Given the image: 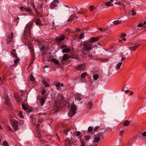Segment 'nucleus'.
I'll return each instance as SVG.
<instances>
[{
	"label": "nucleus",
	"instance_id": "obj_47",
	"mask_svg": "<svg viewBox=\"0 0 146 146\" xmlns=\"http://www.w3.org/2000/svg\"><path fill=\"white\" fill-rule=\"evenodd\" d=\"M80 131H78L76 133V136L77 137H78L80 135Z\"/></svg>",
	"mask_w": 146,
	"mask_h": 146
},
{
	"label": "nucleus",
	"instance_id": "obj_33",
	"mask_svg": "<svg viewBox=\"0 0 146 146\" xmlns=\"http://www.w3.org/2000/svg\"><path fill=\"white\" fill-rule=\"evenodd\" d=\"M19 60V59L18 58H17L14 60V63L15 64H17Z\"/></svg>",
	"mask_w": 146,
	"mask_h": 146
},
{
	"label": "nucleus",
	"instance_id": "obj_20",
	"mask_svg": "<svg viewBox=\"0 0 146 146\" xmlns=\"http://www.w3.org/2000/svg\"><path fill=\"white\" fill-rule=\"evenodd\" d=\"M70 49L69 48H66L62 50V52L63 53H67L70 52Z\"/></svg>",
	"mask_w": 146,
	"mask_h": 146
},
{
	"label": "nucleus",
	"instance_id": "obj_52",
	"mask_svg": "<svg viewBox=\"0 0 146 146\" xmlns=\"http://www.w3.org/2000/svg\"><path fill=\"white\" fill-rule=\"evenodd\" d=\"M45 49V47L44 46H42V47H41L40 48V49L42 51L43 50Z\"/></svg>",
	"mask_w": 146,
	"mask_h": 146
},
{
	"label": "nucleus",
	"instance_id": "obj_23",
	"mask_svg": "<svg viewBox=\"0 0 146 146\" xmlns=\"http://www.w3.org/2000/svg\"><path fill=\"white\" fill-rule=\"evenodd\" d=\"M12 127L15 131H17L18 129V126L17 124L15 125H14L12 126Z\"/></svg>",
	"mask_w": 146,
	"mask_h": 146
},
{
	"label": "nucleus",
	"instance_id": "obj_28",
	"mask_svg": "<svg viewBox=\"0 0 146 146\" xmlns=\"http://www.w3.org/2000/svg\"><path fill=\"white\" fill-rule=\"evenodd\" d=\"M30 78V80L32 81H34L35 80V79L32 74L31 75Z\"/></svg>",
	"mask_w": 146,
	"mask_h": 146
},
{
	"label": "nucleus",
	"instance_id": "obj_27",
	"mask_svg": "<svg viewBox=\"0 0 146 146\" xmlns=\"http://www.w3.org/2000/svg\"><path fill=\"white\" fill-rule=\"evenodd\" d=\"M22 108L23 109L25 110H27L28 108L26 105H25L23 104H22Z\"/></svg>",
	"mask_w": 146,
	"mask_h": 146
},
{
	"label": "nucleus",
	"instance_id": "obj_26",
	"mask_svg": "<svg viewBox=\"0 0 146 146\" xmlns=\"http://www.w3.org/2000/svg\"><path fill=\"white\" fill-rule=\"evenodd\" d=\"M122 64V62H120L116 66V68L117 70L119 69L121 67V66Z\"/></svg>",
	"mask_w": 146,
	"mask_h": 146
},
{
	"label": "nucleus",
	"instance_id": "obj_59",
	"mask_svg": "<svg viewBox=\"0 0 146 146\" xmlns=\"http://www.w3.org/2000/svg\"><path fill=\"white\" fill-rule=\"evenodd\" d=\"M80 30V29L79 28H77L76 29V31L78 32H79Z\"/></svg>",
	"mask_w": 146,
	"mask_h": 146
},
{
	"label": "nucleus",
	"instance_id": "obj_44",
	"mask_svg": "<svg viewBox=\"0 0 146 146\" xmlns=\"http://www.w3.org/2000/svg\"><path fill=\"white\" fill-rule=\"evenodd\" d=\"M54 109H55L56 110H58L59 109V107L57 106H55L54 107Z\"/></svg>",
	"mask_w": 146,
	"mask_h": 146
},
{
	"label": "nucleus",
	"instance_id": "obj_56",
	"mask_svg": "<svg viewBox=\"0 0 146 146\" xmlns=\"http://www.w3.org/2000/svg\"><path fill=\"white\" fill-rule=\"evenodd\" d=\"M46 91V90H43L42 91V92L41 93V94L42 95L44 94Z\"/></svg>",
	"mask_w": 146,
	"mask_h": 146
},
{
	"label": "nucleus",
	"instance_id": "obj_16",
	"mask_svg": "<svg viewBox=\"0 0 146 146\" xmlns=\"http://www.w3.org/2000/svg\"><path fill=\"white\" fill-rule=\"evenodd\" d=\"M46 98H45L44 97H42L41 98L40 100V102L41 105L42 106H43L45 102Z\"/></svg>",
	"mask_w": 146,
	"mask_h": 146
},
{
	"label": "nucleus",
	"instance_id": "obj_13",
	"mask_svg": "<svg viewBox=\"0 0 146 146\" xmlns=\"http://www.w3.org/2000/svg\"><path fill=\"white\" fill-rule=\"evenodd\" d=\"M11 53L13 57H17V54L16 53V51L15 49H13L11 52Z\"/></svg>",
	"mask_w": 146,
	"mask_h": 146
},
{
	"label": "nucleus",
	"instance_id": "obj_62",
	"mask_svg": "<svg viewBox=\"0 0 146 146\" xmlns=\"http://www.w3.org/2000/svg\"><path fill=\"white\" fill-rule=\"evenodd\" d=\"M72 20L71 19H70V18H69L67 20V22H69L70 21H71Z\"/></svg>",
	"mask_w": 146,
	"mask_h": 146
},
{
	"label": "nucleus",
	"instance_id": "obj_45",
	"mask_svg": "<svg viewBox=\"0 0 146 146\" xmlns=\"http://www.w3.org/2000/svg\"><path fill=\"white\" fill-rule=\"evenodd\" d=\"M143 26V25L142 23H139L137 25L138 27H142Z\"/></svg>",
	"mask_w": 146,
	"mask_h": 146
},
{
	"label": "nucleus",
	"instance_id": "obj_29",
	"mask_svg": "<svg viewBox=\"0 0 146 146\" xmlns=\"http://www.w3.org/2000/svg\"><path fill=\"white\" fill-rule=\"evenodd\" d=\"M76 17V15L75 13H74L72 15H71L69 17L70 19L72 20L74 18Z\"/></svg>",
	"mask_w": 146,
	"mask_h": 146
},
{
	"label": "nucleus",
	"instance_id": "obj_43",
	"mask_svg": "<svg viewBox=\"0 0 146 146\" xmlns=\"http://www.w3.org/2000/svg\"><path fill=\"white\" fill-rule=\"evenodd\" d=\"M19 123L21 125H22L24 124V122L22 120H20L19 121Z\"/></svg>",
	"mask_w": 146,
	"mask_h": 146
},
{
	"label": "nucleus",
	"instance_id": "obj_36",
	"mask_svg": "<svg viewBox=\"0 0 146 146\" xmlns=\"http://www.w3.org/2000/svg\"><path fill=\"white\" fill-rule=\"evenodd\" d=\"M123 132L124 131L123 130H120L119 133V135L120 136H122L123 135Z\"/></svg>",
	"mask_w": 146,
	"mask_h": 146
},
{
	"label": "nucleus",
	"instance_id": "obj_41",
	"mask_svg": "<svg viewBox=\"0 0 146 146\" xmlns=\"http://www.w3.org/2000/svg\"><path fill=\"white\" fill-rule=\"evenodd\" d=\"M85 143L84 141H82L81 143L80 146H85Z\"/></svg>",
	"mask_w": 146,
	"mask_h": 146
},
{
	"label": "nucleus",
	"instance_id": "obj_64",
	"mask_svg": "<svg viewBox=\"0 0 146 146\" xmlns=\"http://www.w3.org/2000/svg\"><path fill=\"white\" fill-rule=\"evenodd\" d=\"M83 13V12H81L80 11H78L77 12V13L79 14H82Z\"/></svg>",
	"mask_w": 146,
	"mask_h": 146
},
{
	"label": "nucleus",
	"instance_id": "obj_61",
	"mask_svg": "<svg viewBox=\"0 0 146 146\" xmlns=\"http://www.w3.org/2000/svg\"><path fill=\"white\" fill-rule=\"evenodd\" d=\"M130 92V91L129 90H126L125 91V92L126 93V94H127L128 93H129V92Z\"/></svg>",
	"mask_w": 146,
	"mask_h": 146
},
{
	"label": "nucleus",
	"instance_id": "obj_57",
	"mask_svg": "<svg viewBox=\"0 0 146 146\" xmlns=\"http://www.w3.org/2000/svg\"><path fill=\"white\" fill-rule=\"evenodd\" d=\"M122 56V58H121V61H123V60H124L126 58V57H123V56Z\"/></svg>",
	"mask_w": 146,
	"mask_h": 146
},
{
	"label": "nucleus",
	"instance_id": "obj_18",
	"mask_svg": "<svg viewBox=\"0 0 146 146\" xmlns=\"http://www.w3.org/2000/svg\"><path fill=\"white\" fill-rule=\"evenodd\" d=\"M93 106L92 102H89L87 104V107L89 109H91Z\"/></svg>",
	"mask_w": 146,
	"mask_h": 146
},
{
	"label": "nucleus",
	"instance_id": "obj_39",
	"mask_svg": "<svg viewBox=\"0 0 146 146\" xmlns=\"http://www.w3.org/2000/svg\"><path fill=\"white\" fill-rule=\"evenodd\" d=\"M90 138V137L89 135H88L85 137V139L86 141H88Z\"/></svg>",
	"mask_w": 146,
	"mask_h": 146
},
{
	"label": "nucleus",
	"instance_id": "obj_58",
	"mask_svg": "<svg viewBox=\"0 0 146 146\" xmlns=\"http://www.w3.org/2000/svg\"><path fill=\"white\" fill-rule=\"evenodd\" d=\"M121 37H125L126 36V35L124 33H122L121 35Z\"/></svg>",
	"mask_w": 146,
	"mask_h": 146
},
{
	"label": "nucleus",
	"instance_id": "obj_30",
	"mask_svg": "<svg viewBox=\"0 0 146 146\" xmlns=\"http://www.w3.org/2000/svg\"><path fill=\"white\" fill-rule=\"evenodd\" d=\"M87 75V73L86 72H84L81 74V78H84Z\"/></svg>",
	"mask_w": 146,
	"mask_h": 146
},
{
	"label": "nucleus",
	"instance_id": "obj_15",
	"mask_svg": "<svg viewBox=\"0 0 146 146\" xmlns=\"http://www.w3.org/2000/svg\"><path fill=\"white\" fill-rule=\"evenodd\" d=\"M35 23L37 25H42L41 21L39 19H37L36 20Z\"/></svg>",
	"mask_w": 146,
	"mask_h": 146
},
{
	"label": "nucleus",
	"instance_id": "obj_21",
	"mask_svg": "<svg viewBox=\"0 0 146 146\" xmlns=\"http://www.w3.org/2000/svg\"><path fill=\"white\" fill-rule=\"evenodd\" d=\"M130 123L129 121L127 120H125L124 122L123 125L125 126H127Z\"/></svg>",
	"mask_w": 146,
	"mask_h": 146
},
{
	"label": "nucleus",
	"instance_id": "obj_42",
	"mask_svg": "<svg viewBox=\"0 0 146 146\" xmlns=\"http://www.w3.org/2000/svg\"><path fill=\"white\" fill-rule=\"evenodd\" d=\"M52 24L53 25L52 26L54 27H55L58 26V24H57L56 25H55V23L54 22H52Z\"/></svg>",
	"mask_w": 146,
	"mask_h": 146
},
{
	"label": "nucleus",
	"instance_id": "obj_55",
	"mask_svg": "<svg viewBox=\"0 0 146 146\" xmlns=\"http://www.w3.org/2000/svg\"><path fill=\"white\" fill-rule=\"evenodd\" d=\"M99 128L98 126H96V127L94 128V130L95 131H96Z\"/></svg>",
	"mask_w": 146,
	"mask_h": 146
},
{
	"label": "nucleus",
	"instance_id": "obj_38",
	"mask_svg": "<svg viewBox=\"0 0 146 146\" xmlns=\"http://www.w3.org/2000/svg\"><path fill=\"white\" fill-rule=\"evenodd\" d=\"M3 145L4 146H9V145L7 142L5 141L3 142Z\"/></svg>",
	"mask_w": 146,
	"mask_h": 146
},
{
	"label": "nucleus",
	"instance_id": "obj_6",
	"mask_svg": "<svg viewBox=\"0 0 146 146\" xmlns=\"http://www.w3.org/2000/svg\"><path fill=\"white\" fill-rule=\"evenodd\" d=\"M101 38V36H98L95 37H92L90 39L89 42L90 43L92 42H95Z\"/></svg>",
	"mask_w": 146,
	"mask_h": 146
},
{
	"label": "nucleus",
	"instance_id": "obj_3",
	"mask_svg": "<svg viewBox=\"0 0 146 146\" xmlns=\"http://www.w3.org/2000/svg\"><path fill=\"white\" fill-rule=\"evenodd\" d=\"M86 65L85 64H82L75 67V69L77 71H83L85 68Z\"/></svg>",
	"mask_w": 146,
	"mask_h": 146
},
{
	"label": "nucleus",
	"instance_id": "obj_22",
	"mask_svg": "<svg viewBox=\"0 0 146 146\" xmlns=\"http://www.w3.org/2000/svg\"><path fill=\"white\" fill-rule=\"evenodd\" d=\"M69 58L67 55L66 54H64V55L62 57V60L65 61L67 60Z\"/></svg>",
	"mask_w": 146,
	"mask_h": 146
},
{
	"label": "nucleus",
	"instance_id": "obj_19",
	"mask_svg": "<svg viewBox=\"0 0 146 146\" xmlns=\"http://www.w3.org/2000/svg\"><path fill=\"white\" fill-rule=\"evenodd\" d=\"M11 124L12 125V126L15 125L17 124V122L16 121L15 119H12L10 121Z\"/></svg>",
	"mask_w": 146,
	"mask_h": 146
},
{
	"label": "nucleus",
	"instance_id": "obj_4",
	"mask_svg": "<svg viewBox=\"0 0 146 146\" xmlns=\"http://www.w3.org/2000/svg\"><path fill=\"white\" fill-rule=\"evenodd\" d=\"M66 38V37L65 35H61L60 36L56 37V41L58 43L61 42L63 41Z\"/></svg>",
	"mask_w": 146,
	"mask_h": 146
},
{
	"label": "nucleus",
	"instance_id": "obj_1",
	"mask_svg": "<svg viewBox=\"0 0 146 146\" xmlns=\"http://www.w3.org/2000/svg\"><path fill=\"white\" fill-rule=\"evenodd\" d=\"M92 44L90 43L89 41H85L82 43L81 46L82 47L83 51L89 52L92 48Z\"/></svg>",
	"mask_w": 146,
	"mask_h": 146
},
{
	"label": "nucleus",
	"instance_id": "obj_12",
	"mask_svg": "<svg viewBox=\"0 0 146 146\" xmlns=\"http://www.w3.org/2000/svg\"><path fill=\"white\" fill-rule=\"evenodd\" d=\"M114 0H110L109 2H107L106 3L105 5L107 7L110 6H113V5L112 3L113 2Z\"/></svg>",
	"mask_w": 146,
	"mask_h": 146
},
{
	"label": "nucleus",
	"instance_id": "obj_32",
	"mask_svg": "<svg viewBox=\"0 0 146 146\" xmlns=\"http://www.w3.org/2000/svg\"><path fill=\"white\" fill-rule=\"evenodd\" d=\"M43 7V4L42 3L38 4L37 6V7L38 8L41 9Z\"/></svg>",
	"mask_w": 146,
	"mask_h": 146
},
{
	"label": "nucleus",
	"instance_id": "obj_63",
	"mask_svg": "<svg viewBox=\"0 0 146 146\" xmlns=\"http://www.w3.org/2000/svg\"><path fill=\"white\" fill-rule=\"evenodd\" d=\"M6 103L7 104H8V105H9V102H8V100H7V99L6 100Z\"/></svg>",
	"mask_w": 146,
	"mask_h": 146
},
{
	"label": "nucleus",
	"instance_id": "obj_35",
	"mask_svg": "<svg viewBox=\"0 0 146 146\" xmlns=\"http://www.w3.org/2000/svg\"><path fill=\"white\" fill-rule=\"evenodd\" d=\"M84 33H81L80 34L79 36V38L80 39H82L84 37Z\"/></svg>",
	"mask_w": 146,
	"mask_h": 146
},
{
	"label": "nucleus",
	"instance_id": "obj_14",
	"mask_svg": "<svg viewBox=\"0 0 146 146\" xmlns=\"http://www.w3.org/2000/svg\"><path fill=\"white\" fill-rule=\"evenodd\" d=\"M55 85L56 86L57 89L58 90H60L59 88L60 86L63 87L64 86V84L63 83H58L55 84Z\"/></svg>",
	"mask_w": 146,
	"mask_h": 146
},
{
	"label": "nucleus",
	"instance_id": "obj_37",
	"mask_svg": "<svg viewBox=\"0 0 146 146\" xmlns=\"http://www.w3.org/2000/svg\"><path fill=\"white\" fill-rule=\"evenodd\" d=\"M109 60V59L108 58H106L102 59L101 60L103 62H106L108 61Z\"/></svg>",
	"mask_w": 146,
	"mask_h": 146
},
{
	"label": "nucleus",
	"instance_id": "obj_53",
	"mask_svg": "<svg viewBox=\"0 0 146 146\" xmlns=\"http://www.w3.org/2000/svg\"><path fill=\"white\" fill-rule=\"evenodd\" d=\"M88 56L89 58H91V59H93V57L92 55H88Z\"/></svg>",
	"mask_w": 146,
	"mask_h": 146
},
{
	"label": "nucleus",
	"instance_id": "obj_48",
	"mask_svg": "<svg viewBox=\"0 0 146 146\" xmlns=\"http://www.w3.org/2000/svg\"><path fill=\"white\" fill-rule=\"evenodd\" d=\"M7 127H8V129L10 131H11L12 132H13V130L11 129V128L9 126H8Z\"/></svg>",
	"mask_w": 146,
	"mask_h": 146
},
{
	"label": "nucleus",
	"instance_id": "obj_10",
	"mask_svg": "<svg viewBox=\"0 0 146 146\" xmlns=\"http://www.w3.org/2000/svg\"><path fill=\"white\" fill-rule=\"evenodd\" d=\"M140 46V44L133 45L129 47V50L131 51H135Z\"/></svg>",
	"mask_w": 146,
	"mask_h": 146
},
{
	"label": "nucleus",
	"instance_id": "obj_8",
	"mask_svg": "<svg viewBox=\"0 0 146 146\" xmlns=\"http://www.w3.org/2000/svg\"><path fill=\"white\" fill-rule=\"evenodd\" d=\"M59 3L58 0H54L51 3L50 5V8L52 9L56 7Z\"/></svg>",
	"mask_w": 146,
	"mask_h": 146
},
{
	"label": "nucleus",
	"instance_id": "obj_60",
	"mask_svg": "<svg viewBox=\"0 0 146 146\" xmlns=\"http://www.w3.org/2000/svg\"><path fill=\"white\" fill-rule=\"evenodd\" d=\"M35 11L36 13V14L37 15H38L39 14V12H38V11H37L36 9H35Z\"/></svg>",
	"mask_w": 146,
	"mask_h": 146
},
{
	"label": "nucleus",
	"instance_id": "obj_46",
	"mask_svg": "<svg viewBox=\"0 0 146 146\" xmlns=\"http://www.w3.org/2000/svg\"><path fill=\"white\" fill-rule=\"evenodd\" d=\"M92 130V128L91 127H89L88 129V131H91Z\"/></svg>",
	"mask_w": 146,
	"mask_h": 146
},
{
	"label": "nucleus",
	"instance_id": "obj_34",
	"mask_svg": "<svg viewBox=\"0 0 146 146\" xmlns=\"http://www.w3.org/2000/svg\"><path fill=\"white\" fill-rule=\"evenodd\" d=\"M131 13H132V16H133L135 15L136 13V12L135 11V10L133 9H132L131 10Z\"/></svg>",
	"mask_w": 146,
	"mask_h": 146
},
{
	"label": "nucleus",
	"instance_id": "obj_50",
	"mask_svg": "<svg viewBox=\"0 0 146 146\" xmlns=\"http://www.w3.org/2000/svg\"><path fill=\"white\" fill-rule=\"evenodd\" d=\"M67 47V45H64V46H60V48H66Z\"/></svg>",
	"mask_w": 146,
	"mask_h": 146
},
{
	"label": "nucleus",
	"instance_id": "obj_31",
	"mask_svg": "<svg viewBox=\"0 0 146 146\" xmlns=\"http://www.w3.org/2000/svg\"><path fill=\"white\" fill-rule=\"evenodd\" d=\"M98 77L99 76L97 74H95L93 76L94 79L95 80H97L98 78Z\"/></svg>",
	"mask_w": 146,
	"mask_h": 146
},
{
	"label": "nucleus",
	"instance_id": "obj_11",
	"mask_svg": "<svg viewBox=\"0 0 146 146\" xmlns=\"http://www.w3.org/2000/svg\"><path fill=\"white\" fill-rule=\"evenodd\" d=\"M24 11L26 12H29L30 15H34V14L33 13L32 10L29 7H25V8H24Z\"/></svg>",
	"mask_w": 146,
	"mask_h": 146
},
{
	"label": "nucleus",
	"instance_id": "obj_17",
	"mask_svg": "<svg viewBox=\"0 0 146 146\" xmlns=\"http://www.w3.org/2000/svg\"><path fill=\"white\" fill-rule=\"evenodd\" d=\"M121 20H117V21H113V23L114 25H118L121 23Z\"/></svg>",
	"mask_w": 146,
	"mask_h": 146
},
{
	"label": "nucleus",
	"instance_id": "obj_9",
	"mask_svg": "<svg viewBox=\"0 0 146 146\" xmlns=\"http://www.w3.org/2000/svg\"><path fill=\"white\" fill-rule=\"evenodd\" d=\"M42 83L45 87H48L49 86L50 80L48 78H47L43 80Z\"/></svg>",
	"mask_w": 146,
	"mask_h": 146
},
{
	"label": "nucleus",
	"instance_id": "obj_5",
	"mask_svg": "<svg viewBox=\"0 0 146 146\" xmlns=\"http://www.w3.org/2000/svg\"><path fill=\"white\" fill-rule=\"evenodd\" d=\"M99 136H96L94 138V142L97 143H99L101 139H102L104 137L103 135L101 134H99Z\"/></svg>",
	"mask_w": 146,
	"mask_h": 146
},
{
	"label": "nucleus",
	"instance_id": "obj_54",
	"mask_svg": "<svg viewBox=\"0 0 146 146\" xmlns=\"http://www.w3.org/2000/svg\"><path fill=\"white\" fill-rule=\"evenodd\" d=\"M98 29H99V30H100V31L101 32H103V31H104V30H103V28H98Z\"/></svg>",
	"mask_w": 146,
	"mask_h": 146
},
{
	"label": "nucleus",
	"instance_id": "obj_24",
	"mask_svg": "<svg viewBox=\"0 0 146 146\" xmlns=\"http://www.w3.org/2000/svg\"><path fill=\"white\" fill-rule=\"evenodd\" d=\"M52 61L56 64H58L59 63V61L58 60L54 58H52L51 60Z\"/></svg>",
	"mask_w": 146,
	"mask_h": 146
},
{
	"label": "nucleus",
	"instance_id": "obj_40",
	"mask_svg": "<svg viewBox=\"0 0 146 146\" xmlns=\"http://www.w3.org/2000/svg\"><path fill=\"white\" fill-rule=\"evenodd\" d=\"M94 7L93 6H90V11H93L94 10Z\"/></svg>",
	"mask_w": 146,
	"mask_h": 146
},
{
	"label": "nucleus",
	"instance_id": "obj_51",
	"mask_svg": "<svg viewBox=\"0 0 146 146\" xmlns=\"http://www.w3.org/2000/svg\"><path fill=\"white\" fill-rule=\"evenodd\" d=\"M142 135L143 136H146V131H145L143 132L142 134Z\"/></svg>",
	"mask_w": 146,
	"mask_h": 146
},
{
	"label": "nucleus",
	"instance_id": "obj_7",
	"mask_svg": "<svg viewBox=\"0 0 146 146\" xmlns=\"http://www.w3.org/2000/svg\"><path fill=\"white\" fill-rule=\"evenodd\" d=\"M14 34L13 33H11L10 35L8 36L7 38V44H10L11 42H13Z\"/></svg>",
	"mask_w": 146,
	"mask_h": 146
},
{
	"label": "nucleus",
	"instance_id": "obj_49",
	"mask_svg": "<svg viewBox=\"0 0 146 146\" xmlns=\"http://www.w3.org/2000/svg\"><path fill=\"white\" fill-rule=\"evenodd\" d=\"M24 8H25V7H21L20 8V9L22 11H24Z\"/></svg>",
	"mask_w": 146,
	"mask_h": 146
},
{
	"label": "nucleus",
	"instance_id": "obj_25",
	"mask_svg": "<svg viewBox=\"0 0 146 146\" xmlns=\"http://www.w3.org/2000/svg\"><path fill=\"white\" fill-rule=\"evenodd\" d=\"M22 112L21 111H20L19 112V113L17 114V115L19 116V117L23 119V118H24V117L22 115Z\"/></svg>",
	"mask_w": 146,
	"mask_h": 146
},
{
	"label": "nucleus",
	"instance_id": "obj_2",
	"mask_svg": "<svg viewBox=\"0 0 146 146\" xmlns=\"http://www.w3.org/2000/svg\"><path fill=\"white\" fill-rule=\"evenodd\" d=\"M71 110L69 111L68 115L70 117H72L75 115L76 111V107L75 104H73L71 105Z\"/></svg>",
	"mask_w": 146,
	"mask_h": 146
}]
</instances>
